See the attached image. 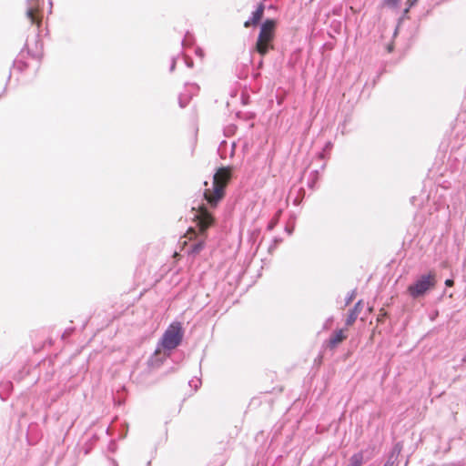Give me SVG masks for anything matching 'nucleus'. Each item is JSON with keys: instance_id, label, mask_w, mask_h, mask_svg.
<instances>
[{"instance_id": "nucleus-1", "label": "nucleus", "mask_w": 466, "mask_h": 466, "mask_svg": "<svg viewBox=\"0 0 466 466\" xmlns=\"http://www.w3.org/2000/svg\"><path fill=\"white\" fill-rule=\"evenodd\" d=\"M198 230L190 228L184 235L186 240L183 241V248L188 255L196 256L205 248L207 240V229L214 224V217L208 210L206 206L199 207L198 213L194 218Z\"/></svg>"}, {"instance_id": "nucleus-2", "label": "nucleus", "mask_w": 466, "mask_h": 466, "mask_svg": "<svg viewBox=\"0 0 466 466\" xmlns=\"http://www.w3.org/2000/svg\"><path fill=\"white\" fill-rule=\"evenodd\" d=\"M232 177V167H221L213 176L212 188L204 190V198L211 208H216L225 197V188Z\"/></svg>"}, {"instance_id": "nucleus-3", "label": "nucleus", "mask_w": 466, "mask_h": 466, "mask_svg": "<svg viewBox=\"0 0 466 466\" xmlns=\"http://www.w3.org/2000/svg\"><path fill=\"white\" fill-rule=\"evenodd\" d=\"M278 22L275 19H266L259 27V33L254 46V51L261 56L274 49Z\"/></svg>"}, {"instance_id": "nucleus-4", "label": "nucleus", "mask_w": 466, "mask_h": 466, "mask_svg": "<svg viewBox=\"0 0 466 466\" xmlns=\"http://www.w3.org/2000/svg\"><path fill=\"white\" fill-rule=\"evenodd\" d=\"M436 285V275L433 271L420 276L413 284L410 285L407 292L413 299L424 296L428 291L434 289Z\"/></svg>"}, {"instance_id": "nucleus-5", "label": "nucleus", "mask_w": 466, "mask_h": 466, "mask_svg": "<svg viewBox=\"0 0 466 466\" xmlns=\"http://www.w3.org/2000/svg\"><path fill=\"white\" fill-rule=\"evenodd\" d=\"M183 338V330L180 322H174L168 326L162 336L161 346L165 350H173L177 348Z\"/></svg>"}, {"instance_id": "nucleus-6", "label": "nucleus", "mask_w": 466, "mask_h": 466, "mask_svg": "<svg viewBox=\"0 0 466 466\" xmlns=\"http://www.w3.org/2000/svg\"><path fill=\"white\" fill-rule=\"evenodd\" d=\"M28 4L29 6L26 10V16L30 19L32 24L39 27L42 23V16L39 10L38 0H29Z\"/></svg>"}, {"instance_id": "nucleus-7", "label": "nucleus", "mask_w": 466, "mask_h": 466, "mask_svg": "<svg viewBox=\"0 0 466 466\" xmlns=\"http://www.w3.org/2000/svg\"><path fill=\"white\" fill-rule=\"evenodd\" d=\"M348 338V329L343 328L339 329H336L329 337L327 341V346L330 350L337 348L340 343H342Z\"/></svg>"}, {"instance_id": "nucleus-8", "label": "nucleus", "mask_w": 466, "mask_h": 466, "mask_svg": "<svg viewBox=\"0 0 466 466\" xmlns=\"http://www.w3.org/2000/svg\"><path fill=\"white\" fill-rule=\"evenodd\" d=\"M265 11V5L264 4L260 3L257 9L252 13L250 19L247 20L244 23V26L246 28H248L250 26H257L258 23L261 21L264 15Z\"/></svg>"}, {"instance_id": "nucleus-9", "label": "nucleus", "mask_w": 466, "mask_h": 466, "mask_svg": "<svg viewBox=\"0 0 466 466\" xmlns=\"http://www.w3.org/2000/svg\"><path fill=\"white\" fill-rule=\"evenodd\" d=\"M362 462L363 455L361 452H358L350 457L348 466H361Z\"/></svg>"}, {"instance_id": "nucleus-10", "label": "nucleus", "mask_w": 466, "mask_h": 466, "mask_svg": "<svg viewBox=\"0 0 466 466\" xmlns=\"http://www.w3.org/2000/svg\"><path fill=\"white\" fill-rule=\"evenodd\" d=\"M357 318L358 317L356 316L355 313H352L351 311H350V313L346 319V322H345L346 328L348 329L349 327H351L354 324Z\"/></svg>"}, {"instance_id": "nucleus-11", "label": "nucleus", "mask_w": 466, "mask_h": 466, "mask_svg": "<svg viewBox=\"0 0 466 466\" xmlns=\"http://www.w3.org/2000/svg\"><path fill=\"white\" fill-rule=\"evenodd\" d=\"M363 301L362 300H359L356 305L354 306V308L350 310L352 313H355L356 316L358 317L359 314L360 313V311L363 309Z\"/></svg>"}, {"instance_id": "nucleus-12", "label": "nucleus", "mask_w": 466, "mask_h": 466, "mask_svg": "<svg viewBox=\"0 0 466 466\" xmlns=\"http://www.w3.org/2000/svg\"><path fill=\"white\" fill-rule=\"evenodd\" d=\"M400 0H383V5L389 7H397Z\"/></svg>"}, {"instance_id": "nucleus-13", "label": "nucleus", "mask_w": 466, "mask_h": 466, "mask_svg": "<svg viewBox=\"0 0 466 466\" xmlns=\"http://www.w3.org/2000/svg\"><path fill=\"white\" fill-rule=\"evenodd\" d=\"M39 45V50L36 51L35 54H32V56L37 59H41L43 56V51H42V44L36 43V46Z\"/></svg>"}, {"instance_id": "nucleus-14", "label": "nucleus", "mask_w": 466, "mask_h": 466, "mask_svg": "<svg viewBox=\"0 0 466 466\" xmlns=\"http://www.w3.org/2000/svg\"><path fill=\"white\" fill-rule=\"evenodd\" d=\"M196 54H197L200 58H203V57H204V51H203L201 48H197V49H196Z\"/></svg>"}, {"instance_id": "nucleus-15", "label": "nucleus", "mask_w": 466, "mask_h": 466, "mask_svg": "<svg viewBox=\"0 0 466 466\" xmlns=\"http://www.w3.org/2000/svg\"><path fill=\"white\" fill-rule=\"evenodd\" d=\"M380 314L379 315L377 320L380 322V321H382V318L386 315V312H384L383 309L380 310Z\"/></svg>"}, {"instance_id": "nucleus-16", "label": "nucleus", "mask_w": 466, "mask_h": 466, "mask_svg": "<svg viewBox=\"0 0 466 466\" xmlns=\"http://www.w3.org/2000/svg\"><path fill=\"white\" fill-rule=\"evenodd\" d=\"M445 285L447 287H452L454 285V281L452 279H446Z\"/></svg>"}, {"instance_id": "nucleus-17", "label": "nucleus", "mask_w": 466, "mask_h": 466, "mask_svg": "<svg viewBox=\"0 0 466 466\" xmlns=\"http://www.w3.org/2000/svg\"><path fill=\"white\" fill-rule=\"evenodd\" d=\"M416 2L417 0H407L406 4L409 7H411Z\"/></svg>"}, {"instance_id": "nucleus-18", "label": "nucleus", "mask_w": 466, "mask_h": 466, "mask_svg": "<svg viewBox=\"0 0 466 466\" xmlns=\"http://www.w3.org/2000/svg\"><path fill=\"white\" fill-rule=\"evenodd\" d=\"M372 310H373V308H372V307H369V308H368V311H369L370 313V312H372Z\"/></svg>"}]
</instances>
